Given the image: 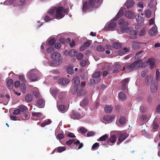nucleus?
<instances>
[{"label":"nucleus","instance_id":"20","mask_svg":"<svg viewBox=\"0 0 160 160\" xmlns=\"http://www.w3.org/2000/svg\"><path fill=\"white\" fill-rule=\"evenodd\" d=\"M116 141V136L115 135H112L110 138L107 140V142L108 143L109 142L112 143H114Z\"/></svg>","mask_w":160,"mask_h":160},{"label":"nucleus","instance_id":"12","mask_svg":"<svg viewBox=\"0 0 160 160\" xmlns=\"http://www.w3.org/2000/svg\"><path fill=\"white\" fill-rule=\"evenodd\" d=\"M69 80L66 78H62L60 79L58 82V83L62 85H65L69 83Z\"/></svg>","mask_w":160,"mask_h":160},{"label":"nucleus","instance_id":"34","mask_svg":"<svg viewBox=\"0 0 160 160\" xmlns=\"http://www.w3.org/2000/svg\"><path fill=\"white\" fill-rule=\"evenodd\" d=\"M55 39L53 38H51L48 41V46H52L55 42Z\"/></svg>","mask_w":160,"mask_h":160},{"label":"nucleus","instance_id":"33","mask_svg":"<svg viewBox=\"0 0 160 160\" xmlns=\"http://www.w3.org/2000/svg\"><path fill=\"white\" fill-rule=\"evenodd\" d=\"M77 53V52L76 50L75 49H72L70 50L69 55L70 56L73 57L75 56Z\"/></svg>","mask_w":160,"mask_h":160},{"label":"nucleus","instance_id":"61","mask_svg":"<svg viewBox=\"0 0 160 160\" xmlns=\"http://www.w3.org/2000/svg\"><path fill=\"white\" fill-rule=\"evenodd\" d=\"M54 48L53 47H50L47 48L46 51L47 53H50L54 50Z\"/></svg>","mask_w":160,"mask_h":160},{"label":"nucleus","instance_id":"40","mask_svg":"<svg viewBox=\"0 0 160 160\" xmlns=\"http://www.w3.org/2000/svg\"><path fill=\"white\" fill-rule=\"evenodd\" d=\"M33 99V96L32 95L28 94L25 97L26 100L28 102H31Z\"/></svg>","mask_w":160,"mask_h":160},{"label":"nucleus","instance_id":"50","mask_svg":"<svg viewBox=\"0 0 160 160\" xmlns=\"http://www.w3.org/2000/svg\"><path fill=\"white\" fill-rule=\"evenodd\" d=\"M129 49L127 48H124L122 49H121L119 50L120 53H122V54H125L126 53L128 52Z\"/></svg>","mask_w":160,"mask_h":160},{"label":"nucleus","instance_id":"22","mask_svg":"<svg viewBox=\"0 0 160 160\" xmlns=\"http://www.w3.org/2000/svg\"><path fill=\"white\" fill-rule=\"evenodd\" d=\"M44 99H38L37 102V104L39 108H42L44 106V104L43 103Z\"/></svg>","mask_w":160,"mask_h":160},{"label":"nucleus","instance_id":"57","mask_svg":"<svg viewBox=\"0 0 160 160\" xmlns=\"http://www.w3.org/2000/svg\"><path fill=\"white\" fill-rule=\"evenodd\" d=\"M140 119L142 121H145L147 119V116L145 114H143L141 116Z\"/></svg>","mask_w":160,"mask_h":160},{"label":"nucleus","instance_id":"52","mask_svg":"<svg viewBox=\"0 0 160 160\" xmlns=\"http://www.w3.org/2000/svg\"><path fill=\"white\" fill-rule=\"evenodd\" d=\"M145 29L144 28H143L141 30L140 33L139 35L140 36H144L145 34Z\"/></svg>","mask_w":160,"mask_h":160},{"label":"nucleus","instance_id":"9","mask_svg":"<svg viewBox=\"0 0 160 160\" xmlns=\"http://www.w3.org/2000/svg\"><path fill=\"white\" fill-rule=\"evenodd\" d=\"M125 16L127 18L130 19H133L135 17V14L132 12L129 11H127L124 13Z\"/></svg>","mask_w":160,"mask_h":160},{"label":"nucleus","instance_id":"8","mask_svg":"<svg viewBox=\"0 0 160 160\" xmlns=\"http://www.w3.org/2000/svg\"><path fill=\"white\" fill-rule=\"evenodd\" d=\"M130 78H127L122 80L121 89L125 90L128 87V85L130 81Z\"/></svg>","mask_w":160,"mask_h":160},{"label":"nucleus","instance_id":"41","mask_svg":"<svg viewBox=\"0 0 160 160\" xmlns=\"http://www.w3.org/2000/svg\"><path fill=\"white\" fill-rule=\"evenodd\" d=\"M20 89L22 92L23 93H25L26 91V87L24 83H21L20 86Z\"/></svg>","mask_w":160,"mask_h":160},{"label":"nucleus","instance_id":"30","mask_svg":"<svg viewBox=\"0 0 160 160\" xmlns=\"http://www.w3.org/2000/svg\"><path fill=\"white\" fill-rule=\"evenodd\" d=\"M136 20L139 23H142L144 22V18L138 14L137 17L136 16Z\"/></svg>","mask_w":160,"mask_h":160},{"label":"nucleus","instance_id":"7","mask_svg":"<svg viewBox=\"0 0 160 160\" xmlns=\"http://www.w3.org/2000/svg\"><path fill=\"white\" fill-rule=\"evenodd\" d=\"M28 78L32 81H35L38 78L37 75L35 73H32V71H31L27 74Z\"/></svg>","mask_w":160,"mask_h":160},{"label":"nucleus","instance_id":"11","mask_svg":"<svg viewBox=\"0 0 160 160\" xmlns=\"http://www.w3.org/2000/svg\"><path fill=\"white\" fill-rule=\"evenodd\" d=\"M87 93V91L86 89L78 87V91L77 95L78 96H84Z\"/></svg>","mask_w":160,"mask_h":160},{"label":"nucleus","instance_id":"31","mask_svg":"<svg viewBox=\"0 0 160 160\" xmlns=\"http://www.w3.org/2000/svg\"><path fill=\"white\" fill-rule=\"evenodd\" d=\"M66 148L64 147H59L55 148V151H57L58 152L60 153L65 151Z\"/></svg>","mask_w":160,"mask_h":160},{"label":"nucleus","instance_id":"59","mask_svg":"<svg viewBox=\"0 0 160 160\" xmlns=\"http://www.w3.org/2000/svg\"><path fill=\"white\" fill-rule=\"evenodd\" d=\"M95 134V133L93 131L89 132L87 133V136L88 137L92 136Z\"/></svg>","mask_w":160,"mask_h":160},{"label":"nucleus","instance_id":"45","mask_svg":"<svg viewBox=\"0 0 160 160\" xmlns=\"http://www.w3.org/2000/svg\"><path fill=\"white\" fill-rule=\"evenodd\" d=\"M78 86L74 85L72 89V94H74L76 93V91L78 92Z\"/></svg>","mask_w":160,"mask_h":160},{"label":"nucleus","instance_id":"13","mask_svg":"<svg viewBox=\"0 0 160 160\" xmlns=\"http://www.w3.org/2000/svg\"><path fill=\"white\" fill-rule=\"evenodd\" d=\"M13 81L12 79H9L6 82L7 87L10 89L13 88Z\"/></svg>","mask_w":160,"mask_h":160},{"label":"nucleus","instance_id":"24","mask_svg":"<svg viewBox=\"0 0 160 160\" xmlns=\"http://www.w3.org/2000/svg\"><path fill=\"white\" fill-rule=\"evenodd\" d=\"M152 78L150 75H147L146 78L145 82L147 85H148L152 82Z\"/></svg>","mask_w":160,"mask_h":160},{"label":"nucleus","instance_id":"42","mask_svg":"<svg viewBox=\"0 0 160 160\" xmlns=\"http://www.w3.org/2000/svg\"><path fill=\"white\" fill-rule=\"evenodd\" d=\"M148 62L149 63V65L150 67L151 68H153L154 66L155 63L153 61L152 59L151 58H149L148 60Z\"/></svg>","mask_w":160,"mask_h":160},{"label":"nucleus","instance_id":"28","mask_svg":"<svg viewBox=\"0 0 160 160\" xmlns=\"http://www.w3.org/2000/svg\"><path fill=\"white\" fill-rule=\"evenodd\" d=\"M112 46L113 48L116 49H119L122 47V45L118 42H114L112 43Z\"/></svg>","mask_w":160,"mask_h":160},{"label":"nucleus","instance_id":"49","mask_svg":"<svg viewBox=\"0 0 160 160\" xmlns=\"http://www.w3.org/2000/svg\"><path fill=\"white\" fill-rule=\"evenodd\" d=\"M97 50L99 52L103 51L105 50V48L102 46L99 45L97 47Z\"/></svg>","mask_w":160,"mask_h":160},{"label":"nucleus","instance_id":"18","mask_svg":"<svg viewBox=\"0 0 160 160\" xmlns=\"http://www.w3.org/2000/svg\"><path fill=\"white\" fill-rule=\"evenodd\" d=\"M72 82L74 85L79 86L80 83V78L78 77H75L72 80Z\"/></svg>","mask_w":160,"mask_h":160},{"label":"nucleus","instance_id":"54","mask_svg":"<svg viewBox=\"0 0 160 160\" xmlns=\"http://www.w3.org/2000/svg\"><path fill=\"white\" fill-rule=\"evenodd\" d=\"M83 54L81 53H78L77 56V59L78 60H81L83 58Z\"/></svg>","mask_w":160,"mask_h":160},{"label":"nucleus","instance_id":"16","mask_svg":"<svg viewBox=\"0 0 160 160\" xmlns=\"http://www.w3.org/2000/svg\"><path fill=\"white\" fill-rule=\"evenodd\" d=\"M88 103V98L87 97H85L80 102V104L81 106L83 107L87 105Z\"/></svg>","mask_w":160,"mask_h":160},{"label":"nucleus","instance_id":"58","mask_svg":"<svg viewBox=\"0 0 160 160\" xmlns=\"http://www.w3.org/2000/svg\"><path fill=\"white\" fill-rule=\"evenodd\" d=\"M99 147V144L98 142H96L94 143L92 147V149H97L98 147Z\"/></svg>","mask_w":160,"mask_h":160},{"label":"nucleus","instance_id":"48","mask_svg":"<svg viewBox=\"0 0 160 160\" xmlns=\"http://www.w3.org/2000/svg\"><path fill=\"white\" fill-rule=\"evenodd\" d=\"M143 52V50H140L138 52H136L135 55H136V57L135 58H137L138 59H139L140 58H141L142 55L141 56L140 55L141 54L142 52Z\"/></svg>","mask_w":160,"mask_h":160},{"label":"nucleus","instance_id":"53","mask_svg":"<svg viewBox=\"0 0 160 160\" xmlns=\"http://www.w3.org/2000/svg\"><path fill=\"white\" fill-rule=\"evenodd\" d=\"M74 142V139L69 140L66 142V144L68 146H70Z\"/></svg>","mask_w":160,"mask_h":160},{"label":"nucleus","instance_id":"15","mask_svg":"<svg viewBox=\"0 0 160 160\" xmlns=\"http://www.w3.org/2000/svg\"><path fill=\"white\" fill-rule=\"evenodd\" d=\"M132 46L134 50L139 49L141 47V43L137 42H133L132 44Z\"/></svg>","mask_w":160,"mask_h":160},{"label":"nucleus","instance_id":"60","mask_svg":"<svg viewBox=\"0 0 160 160\" xmlns=\"http://www.w3.org/2000/svg\"><path fill=\"white\" fill-rule=\"evenodd\" d=\"M160 77V73L158 70H157L156 72V79L157 81L158 80V79Z\"/></svg>","mask_w":160,"mask_h":160},{"label":"nucleus","instance_id":"63","mask_svg":"<svg viewBox=\"0 0 160 160\" xmlns=\"http://www.w3.org/2000/svg\"><path fill=\"white\" fill-rule=\"evenodd\" d=\"M54 47L56 48H59L61 47V44L59 42L56 43L54 44Z\"/></svg>","mask_w":160,"mask_h":160},{"label":"nucleus","instance_id":"25","mask_svg":"<svg viewBox=\"0 0 160 160\" xmlns=\"http://www.w3.org/2000/svg\"><path fill=\"white\" fill-rule=\"evenodd\" d=\"M123 14V11L120 10L117 13L116 17L113 19L114 21L117 20L118 18L122 17Z\"/></svg>","mask_w":160,"mask_h":160},{"label":"nucleus","instance_id":"3","mask_svg":"<svg viewBox=\"0 0 160 160\" xmlns=\"http://www.w3.org/2000/svg\"><path fill=\"white\" fill-rule=\"evenodd\" d=\"M63 7L60 6L57 8L56 7V10L55 12L56 16L57 19H60L63 18L65 14L63 13Z\"/></svg>","mask_w":160,"mask_h":160},{"label":"nucleus","instance_id":"29","mask_svg":"<svg viewBox=\"0 0 160 160\" xmlns=\"http://www.w3.org/2000/svg\"><path fill=\"white\" fill-rule=\"evenodd\" d=\"M74 144L78 145V144H79V145L78 147V149H80L83 146V144L82 143H80L79 140L76 139H74Z\"/></svg>","mask_w":160,"mask_h":160},{"label":"nucleus","instance_id":"56","mask_svg":"<svg viewBox=\"0 0 160 160\" xmlns=\"http://www.w3.org/2000/svg\"><path fill=\"white\" fill-rule=\"evenodd\" d=\"M64 138V135L62 133L58 134L57 136V138L58 140L62 139Z\"/></svg>","mask_w":160,"mask_h":160},{"label":"nucleus","instance_id":"4","mask_svg":"<svg viewBox=\"0 0 160 160\" xmlns=\"http://www.w3.org/2000/svg\"><path fill=\"white\" fill-rule=\"evenodd\" d=\"M85 115V113L82 112V113L80 114L78 112H77L72 111L70 113V116L72 118L74 119H78L83 118Z\"/></svg>","mask_w":160,"mask_h":160},{"label":"nucleus","instance_id":"32","mask_svg":"<svg viewBox=\"0 0 160 160\" xmlns=\"http://www.w3.org/2000/svg\"><path fill=\"white\" fill-rule=\"evenodd\" d=\"M58 109L60 111L63 113L66 112L67 110L66 106L64 105H59L58 106Z\"/></svg>","mask_w":160,"mask_h":160},{"label":"nucleus","instance_id":"21","mask_svg":"<svg viewBox=\"0 0 160 160\" xmlns=\"http://www.w3.org/2000/svg\"><path fill=\"white\" fill-rule=\"evenodd\" d=\"M118 97L120 100L123 101L125 100L126 98V95L123 92H120L118 94Z\"/></svg>","mask_w":160,"mask_h":160},{"label":"nucleus","instance_id":"44","mask_svg":"<svg viewBox=\"0 0 160 160\" xmlns=\"http://www.w3.org/2000/svg\"><path fill=\"white\" fill-rule=\"evenodd\" d=\"M119 122L120 124L123 125L126 122V119L123 117H121L119 120Z\"/></svg>","mask_w":160,"mask_h":160},{"label":"nucleus","instance_id":"27","mask_svg":"<svg viewBox=\"0 0 160 160\" xmlns=\"http://www.w3.org/2000/svg\"><path fill=\"white\" fill-rule=\"evenodd\" d=\"M113 118V116L111 115H106L103 117V119L104 120L106 121H110L112 120Z\"/></svg>","mask_w":160,"mask_h":160},{"label":"nucleus","instance_id":"19","mask_svg":"<svg viewBox=\"0 0 160 160\" xmlns=\"http://www.w3.org/2000/svg\"><path fill=\"white\" fill-rule=\"evenodd\" d=\"M118 23L120 25L125 26H128L129 24L127 22H125L122 18L120 19L118 21Z\"/></svg>","mask_w":160,"mask_h":160},{"label":"nucleus","instance_id":"38","mask_svg":"<svg viewBox=\"0 0 160 160\" xmlns=\"http://www.w3.org/2000/svg\"><path fill=\"white\" fill-rule=\"evenodd\" d=\"M51 122H52V121L51 120L47 119V120H46V121H45L44 122H43V123H42L41 124V126L42 127H44L45 126L50 124L51 123Z\"/></svg>","mask_w":160,"mask_h":160},{"label":"nucleus","instance_id":"17","mask_svg":"<svg viewBox=\"0 0 160 160\" xmlns=\"http://www.w3.org/2000/svg\"><path fill=\"white\" fill-rule=\"evenodd\" d=\"M157 32V29L155 27H152L149 30V34L150 36H152L155 35Z\"/></svg>","mask_w":160,"mask_h":160},{"label":"nucleus","instance_id":"10","mask_svg":"<svg viewBox=\"0 0 160 160\" xmlns=\"http://www.w3.org/2000/svg\"><path fill=\"white\" fill-rule=\"evenodd\" d=\"M128 135L126 133H120L118 134V141L119 143L124 140L128 136Z\"/></svg>","mask_w":160,"mask_h":160},{"label":"nucleus","instance_id":"51","mask_svg":"<svg viewBox=\"0 0 160 160\" xmlns=\"http://www.w3.org/2000/svg\"><path fill=\"white\" fill-rule=\"evenodd\" d=\"M19 78L21 82L24 83L27 82V81L23 75H19Z\"/></svg>","mask_w":160,"mask_h":160},{"label":"nucleus","instance_id":"2","mask_svg":"<svg viewBox=\"0 0 160 160\" xmlns=\"http://www.w3.org/2000/svg\"><path fill=\"white\" fill-rule=\"evenodd\" d=\"M141 59H138L135 61L130 65L128 66L126 68V70L128 72H131L133 71L135 69H137L140 67H142L143 64L145 63V62L143 63L141 62Z\"/></svg>","mask_w":160,"mask_h":160},{"label":"nucleus","instance_id":"37","mask_svg":"<svg viewBox=\"0 0 160 160\" xmlns=\"http://www.w3.org/2000/svg\"><path fill=\"white\" fill-rule=\"evenodd\" d=\"M157 85L156 83L152 84L151 85V89L152 92H154L157 91Z\"/></svg>","mask_w":160,"mask_h":160},{"label":"nucleus","instance_id":"55","mask_svg":"<svg viewBox=\"0 0 160 160\" xmlns=\"http://www.w3.org/2000/svg\"><path fill=\"white\" fill-rule=\"evenodd\" d=\"M79 131L83 133H85L88 131V130L83 127H82L79 129Z\"/></svg>","mask_w":160,"mask_h":160},{"label":"nucleus","instance_id":"35","mask_svg":"<svg viewBox=\"0 0 160 160\" xmlns=\"http://www.w3.org/2000/svg\"><path fill=\"white\" fill-rule=\"evenodd\" d=\"M56 7H54L48 10V13L50 16L53 15L55 12H56Z\"/></svg>","mask_w":160,"mask_h":160},{"label":"nucleus","instance_id":"6","mask_svg":"<svg viewBox=\"0 0 160 160\" xmlns=\"http://www.w3.org/2000/svg\"><path fill=\"white\" fill-rule=\"evenodd\" d=\"M51 58L56 62L59 63L62 59L60 54L58 52H55L53 53L51 56Z\"/></svg>","mask_w":160,"mask_h":160},{"label":"nucleus","instance_id":"39","mask_svg":"<svg viewBox=\"0 0 160 160\" xmlns=\"http://www.w3.org/2000/svg\"><path fill=\"white\" fill-rule=\"evenodd\" d=\"M67 73L69 74H73L74 72L73 68L70 66L68 67L67 68Z\"/></svg>","mask_w":160,"mask_h":160},{"label":"nucleus","instance_id":"5","mask_svg":"<svg viewBox=\"0 0 160 160\" xmlns=\"http://www.w3.org/2000/svg\"><path fill=\"white\" fill-rule=\"evenodd\" d=\"M102 73L101 72H97L94 73L92 75L93 79L91 80V82L93 84V83H98L101 80L100 77Z\"/></svg>","mask_w":160,"mask_h":160},{"label":"nucleus","instance_id":"46","mask_svg":"<svg viewBox=\"0 0 160 160\" xmlns=\"http://www.w3.org/2000/svg\"><path fill=\"white\" fill-rule=\"evenodd\" d=\"M42 115V114L41 112H32V116L33 117L39 118Z\"/></svg>","mask_w":160,"mask_h":160},{"label":"nucleus","instance_id":"36","mask_svg":"<svg viewBox=\"0 0 160 160\" xmlns=\"http://www.w3.org/2000/svg\"><path fill=\"white\" fill-rule=\"evenodd\" d=\"M108 136L107 134H105L99 138V139H98V141H105L107 139Z\"/></svg>","mask_w":160,"mask_h":160},{"label":"nucleus","instance_id":"1","mask_svg":"<svg viewBox=\"0 0 160 160\" xmlns=\"http://www.w3.org/2000/svg\"><path fill=\"white\" fill-rule=\"evenodd\" d=\"M100 0H88V2L87 1L84 2L83 4L82 11L86 12L87 10L91 11L94 8L95 3H99Z\"/></svg>","mask_w":160,"mask_h":160},{"label":"nucleus","instance_id":"47","mask_svg":"<svg viewBox=\"0 0 160 160\" xmlns=\"http://www.w3.org/2000/svg\"><path fill=\"white\" fill-rule=\"evenodd\" d=\"M151 12L149 9L146 10L145 12V15L146 17L148 18L150 17L151 16Z\"/></svg>","mask_w":160,"mask_h":160},{"label":"nucleus","instance_id":"62","mask_svg":"<svg viewBox=\"0 0 160 160\" xmlns=\"http://www.w3.org/2000/svg\"><path fill=\"white\" fill-rule=\"evenodd\" d=\"M52 19L48 15L46 16L44 18V20L46 22H48Z\"/></svg>","mask_w":160,"mask_h":160},{"label":"nucleus","instance_id":"23","mask_svg":"<svg viewBox=\"0 0 160 160\" xmlns=\"http://www.w3.org/2000/svg\"><path fill=\"white\" fill-rule=\"evenodd\" d=\"M113 107L112 105H107L104 108V111L107 113L110 112L112 110Z\"/></svg>","mask_w":160,"mask_h":160},{"label":"nucleus","instance_id":"26","mask_svg":"<svg viewBox=\"0 0 160 160\" xmlns=\"http://www.w3.org/2000/svg\"><path fill=\"white\" fill-rule=\"evenodd\" d=\"M20 112H22L23 113H25L28 111V108L23 105H21L18 106Z\"/></svg>","mask_w":160,"mask_h":160},{"label":"nucleus","instance_id":"14","mask_svg":"<svg viewBox=\"0 0 160 160\" xmlns=\"http://www.w3.org/2000/svg\"><path fill=\"white\" fill-rule=\"evenodd\" d=\"M134 3L133 0H127L125 4L127 9H129L130 8H131L133 7Z\"/></svg>","mask_w":160,"mask_h":160},{"label":"nucleus","instance_id":"43","mask_svg":"<svg viewBox=\"0 0 160 160\" xmlns=\"http://www.w3.org/2000/svg\"><path fill=\"white\" fill-rule=\"evenodd\" d=\"M116 23L115 22H112L110 23L108 25V28L109 29H112L116 27Z\"/></svg>","mask_w":160,"mask_h":160},{"label":"nucleus","instance_id":"64","mask_svg":"<svg viewBox=\"0 0 160 160\" xmlns=\"http://www.w3.org/2000/svg\"><path fill=\"white\" fill-rule=\"evenodd\" d=\"M20 112L19 108L14 110L12 113L14 115H18L19 114Z\"/></svg>","mask_w":160,"mask_h":160}]
</instances>
